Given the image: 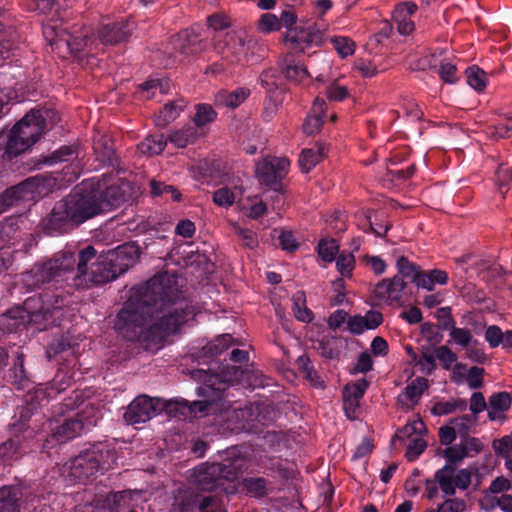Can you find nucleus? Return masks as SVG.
Wrapping results in <instances>:
<instances>
[{"label": "nucleus", "instance_id": "nucleus-46", "mask_svg": "<svg viewBox=\"0 0 512 512\" xmlns=\"http://www.w3.org/2000/svg\"><path fill=\"white\" fill-rule=\"evenodd\" d=\"M316 249L319 257L328 263L333 262L339 252V246L334 239H321Z\"/></svg>", "mask_w": 512, "mask_h": 512}, {"label": "nucleus", "instance_id": "nucleus-62", "mask_svg": "<svg viewBox=\"0 0 512 512\" xmlns=\"http://www.w3.org/2000/svg\"><path fill=\"white\" fill-rule=\"evenodd\" d=\"M435 317L438 320V328L441 330H449L455 326V320L451 314L450 307H441L436 313Z\"/></svg>", "mask_w": 512, "mask_h": 512}, {"label": "nucleus", "instance_id": "nucleus-6", "mask_svg": "<svg viewBox=\"0 0 512 512\" xmlns=\"http://www.w3.org/2000/svg\"><path fill=\"white\" fill-rule=\"evenodd\" d=\"M242 471L237 461L202 464L197 466L189 478L190 486L186 490L196 493L213 494L217 489H225V481H233Z\"/></svg>", "mask_w": 512, "mask_h": 512}, {"label": "nucleus", "instance_id": "nucleus-19", "mask_svg": "<svg viewBox=\"0 0 512 512\" xmlns=\"http://www.w3.org/2000/svg\"><path fill=\"white\" fill-rule=\"evenodd\" d=\"M417 9V5L410 1L400 3L395 7L392 19L400 35H410L414 31L415 25L411 16L416 13Z\"/></svg>", "mask_w": 512, "mask_h": 512}, {"label": "nucleus", "instance_id": "nucleus-21", "mask_svg": "<svg viewBox=\"0 0 512 512\" xmlns=\"http://www.w3.org/2000/svg\"><path fill=\"white\" fill-rule=\"evenodd\" d=\"M25 311L19 306L12 307L0 314V331L3 333H17L31 327L25 318Z\"/></svg>", "mask_w": 512, "mask_h": 512}, {"label": "nucleus", "instance_id": "nucleus-49", "mask_svg": "<svg viewBox=\"0 0 512 512\" xmlns=\"http://www.w3.org/2000/svg\"><path fill=\"white\" fill-rule=\"evenodd\" d=\"M267 483L263 477H249L243 480V487L255 497H264L267 495Z\"/></svg>", "mask_w": 512, "mask_h": 512}, {"label": "nucleus", "instance_id": "nucleus-18", "mask_svg": "<svg viewBox=\"0 0 512 512\" xmlns=\"http://www.w3.org/2000/svg\"><path fill=\"white\" fill-rule=\"evenodd\" d=\"M25 355L17 352L13 358L12 366L5 373V381L17 390H30L33 381L24 366Z\"/></svg>", "mask_w": 512, "mask_h": 512}, {"label": "nucleus", "instance_id": "nucleus-26", "mask_svg": "<svg viewBox=\"0 0 512 512\" xmlns=\"http://www.w3.org/2000/svg\"><path fill=\"white\" fill-rule=\"evenodd\" d=\"M326 25L320 24L309 27L306 34L292 37L291 41L299 45V49L304 52L310 46H321L325 41Z\"/></svg>", "mask_w": 512, "mask_h": 512}, {"label": "nucleus", "instance_id": "nucleus-38", "mask_svg": "<svg viewBox=\"0 0 512 512\" xmlns=\"http://www.w3.org/2000/svg\"><path fill=\"white\" fill-rule=\"evenodd\" d=\"M398 274L403 278H409L418 287L421 278L422 269L417 264L408 260L405 256H400L396 261Z\"/></svg>", "mask_w": 512, "mask_h": 512}, {"label": "nucleus", "instance_id": "nucleus-58", "mask_svg": "<svg viewBox=\"0 0 512 512\" xmlns=\"http://www.w3.org/2000/svg\"><path fill=\"white\" fill-rule=\"evenodd\" d=\"M213 202L219 207L228 208L235 202V194L228 187H221L213 192Z\"/></svg>", "mask_w": 512, "mask_h": 512}, {"label": "nucleus", "instance_id": "nucleus-56", "mask_svg": "<svg viewBox=\"0 0 512 512\" xmlns=\"http://www.w3.org/2000/svg\"><path fill=\"white\" fill-rule=\"evenodd\" d=\"M436 359L441 363L444 370H450L453 363L457 361V355L449 347L441 345L435 348Z\"/></svg>", "mask_w": 512, "mask_h": 512}, {"label": "nucleus", "instance_id": "nucleus-31", "mask_svg": "<svg viewBox=\"0 0 512 512\" xmlns=\"http://www.w3.org/2000/svg\"><path fill=\"white\" fill-rule=\"evenodd\" d=\"M282 73L287 80L297 84L302 83L309 77L307 68L300 62H297L292 56H288L283 60Z\"/></svg>", "mask_w": 512, "mask_h": 512}, {"label": "nucleus", "instance_id": "nucleus-32", "mask_svg": "<svg viewBox=\"0 0 512 512\" xmlns=\"http://www.w3.org/2000/svg\"><path fill=\"white\" fill-rule=\"evenodd\" d=\"M185 107L186 101L183 98L166 103L157 116V125L166 126L173 122L179 117Z\"/></svg>", "mask_w": 512, "mask_h": 512}, {"label": "nucleus", "instance_id": "nucleus-29", "mask_svg": "<svg viewBox=\"0 0 512 512\" xmlns=\"http://www.w3.org/2000/svg\"><path fill=\"white\" fill-rule=\"evenodd\" d=\"M326 155L327 149L324 145H316L302 150L298 161L301 171L310 172Z\"/></svg>", "mask_w": 512, "mask_h": 512}, {"label": "nucleus", "instance_id": "nucleus-61", "mask_svg": "<svg viewBox=\"0 0 512 512\" xmlns=\"http://www.w3.org/2000/svg\"><path fill=\"white\" fill-rule=\"evenodd\" d=\"M258 29L262 33H270L274 31H279V21L278 17L275 14L272 13H265L261 15L259 21H258Z\"/></svg>", "mask_w": 512, "mask_h": 512}, {"label": "nucleus", "instance_id": "nucleus-11", "mask_svg": "<svg viewBox=\"0 0 512 512\" xmlns=\"http://www.w3.org/2000/svg\"><path fill=\"white\" fill-rule=\"evenodd\" d=\"M45 424H47L50 433L46 437L43 436L41 439H37V441H41L37 445L41 452L48 451L59 444L80 436L86 429V423L80 414L65 418L62 422L49 419Z\"/></svg>", "mask_w": 512, "mask_h": 512}, {"label": "nucleus", "instance_id": "nucleus-13", "mask_svg": "<svg viewBox=\"0 0 512 512\" xmlns=\"http://www.w3.org/2000/svg\"><path fill=\"white\" fill-rule=\"evenodd\" d=\"M290 161L287 158L264 159L257 164L256 174L261 184L269 187L276 193L278 199L284 193L282 180L286 177Z\"/></svg>", "mask_w": 512, "mask_h": 512}, {"label": "nucleus", "instance_id": "nucleus-59", "mask_svg": "<svg viewBox=\"0 0 512 512\" xmlns=\"http://www.w3.org/2000/svg\"><path fill=\"white\" fill-rule=\"evenodd\" d=\"M460 442L463 448L467 451V457L473 454H478L482 451L483 445L480 439L471 437L467 431L460 432Z\"/></svg>", "mask_w": 512, "mask_h": 512}, {"label": "nucleus", "instance_id": "nucleus-23", "mask_svg": "<svg viewBox=\"0 0 512 512\" xmlns=\"http://www.w3.org/2000/svg\"><path fill=\"white\" fill-rule=\"evenodd\" d=\"M78 157L77 147L74 145H63L47 156H41L33 168L39 169L42 165H54L60 162H68Z\"/></svg>", "mask_w": 512, "mask_h": 512}, {"label": "nucleus", "instance_id": "nucleus-37", "mask_svg": "<svg viewBox=\"0 0 512 512\" xmlns=\"http://www.w3.org/2000/svg\"><path fill=\"white\" fill-rule=\"evenodd\" d=\"M217 118V112L214 110L212 105L207 103H198L195 105V114L192 117L193 126L197 127V130L205 127L206 125L214 122Z\"/></svg>", "mask_w": 512, "mask_h": 512}, {"label": "nucleus", "instance_id": "nucleus-43", "mask_svg": "<svg viewBox=\"0 0 512 512\" xmlns=\"http://www.w3.org/2000/svg\"><path fill=\"white\" fill-rule=\"evenodd\" d=\"M167 412L179 420H191V408L186 399L170 400L166 404Z\"/></svg>", "mask_w": 512, "mask_h": 512}, {"label": "nucleus", "instance_id": "nucleus-57", "mask_svg": "<svg viewBox=\"0 0 512 512\" xmlns=\"http://www.w3.org/2000/svg\"><path fill=\"white\" fill-rule=\"evenodd\" d=\"M72 379L62 372H58L50 383L48 396L53 397L65 391L71 385Z\"/></svg>", "mask_w": 512, "mask_h": 512}, {"label": "nucleus", "instance_id": "nucleus-30", "mask_svg": "<svg viewBox=\"0 0 512 512\" xmlns=\"http://www.w3.org/2000/svg\"><path fill=\"white\" fill-rule=\"evenodd\" d=\"M251 94L249 88L238 87L233 91H220L216 95V103L228 108L239 107Z\"/></svg>", "mask_w": 512, "mask_h": 512}, {"label": "nucleus", "instance_id": "nucleus-24", "mask_svg": "<svg viewBox=\"0 0 512 512\" xmlns=\"http://www.w3.org/2000/svg\"><path fill=\"white\" fill-rule=\"evenodd\" d=\"M511 402L512 397L510 393L506 391L493 393L489 397V420L496 421L503 419V413L509 410Z\"/></svg>", "mask_w": 512, "mask_h": 512}, {"label": "nucleus", "instance_id": "nucleus-1", "mask_svg": "<svg viewBox=\"0 0 512 512\" xmlns=\"http://www.w3.org/2000/svg\"><path fill=\"white\" fill-rule=\"evenodd\" d=\"M196 313V306L180 290L177 275L163 272L130 290L113 328L126 341L158 349Z\"/></svg>", "mask_w": 512, "mask_h": 512}, {"label": "nucleus", "instance_id": "nucleus-40", "mask_svg": "<svg viewBox=\"0 0 512 512\" xmlns=\"http://www.w3.org/2000/svg\"><path fill=\"white\" fill-rule=\"evenodd\" d=\"M467 84L477 92L485 90L488 83L486 72L477 65H472L465 70Z\"/></svg>", "mask_w": 512, "mask_h": 512}, {"label": "nucleus", "instance_id": "nucleus-41", "mask_svg": "<svg viewBox=\"0 0 512 512\" xmlns=\"http://www.w3.org/2000/svg\"><path fill=\"white\" fill-rule=\"evenodd\" d=\"M293 312L295 318L303 323H310L314 319V313L306 306L304 292H297L294 296Z\"/></svg>", "mask_w": 512, "mask_h": 512}, {"label": "nucleus", "instance_id": "nucleus-50", "mask_svg": "<svg viewBox=\"0 0 512 512\" xmlns=\"http://www.w3.org/2000/svg\"><path fill=\"white\" fill-rule=\"evenodd\" d=\"M336 268L338 272L346 278L352 276V272L355 266V257L351 252L342 251L338 257L335 258Z\"/></svg>", "mask_w": 512, "mask_h": 512}, {"label": "nucleus", "instance_id": "nucleus-27", "mask_svg": "<svg viewBox=\"0 0 512 512\" xmlns=\"http://www.w3.org/2000/svg\"><path fill=\"white\" fill-rule=\"evenodd\" d=\"M370 383L367 379L361 378L351 386H346L343 391V408L348 413V406L359 407V401L363 398Z\"/></svg>", "mask_w": 512, "mask_h": 512}, {"label": "nucleus", "instance_id": "nucleus-14", "mask_svg": "<svg viewBox=\"0 0 512 512\" xmlns=\"http://www.w3.org/2000/svg\"><path fill=\"white\" fill-rule=\"evenodd\" d=\"M137 28L134 17L120 18L114 22L103 23L98 28V38L106 45L127 42Z\"/></svg>", "mask_w": 512, "mask_h": 512}, {"label": "nucleus", "instance_id": "nucleus-45", "mask_svg": "<svg viewBox=\"0 0 512 512\" xmlns=\"http://www.w3.org/2000/svg\"><path fill=\"white\" fill-rule=\"evenodd\" d=\"M317 350L319 354L327 359L338 358L340 350L338 348V340L334 336H324L318 341Z\"/></svg>", "mask_w": 512, "mask_h": 512}, {"label": "nucleus", "instance_id": "nucleus-3", "mask_svg": "<svg viewBox=\"0 0 512 512\" xmlns=\"http://www.w3.org/2000/svg\"><path fill=\"white\" fill-rule=\"evenodd\" d=\"M58 120V112L53 108L38 106L28 111L10 129L4 148L7 159L29 150L46 132L48 124Z\"/></svg>", "mask_w": 512, "mask_h": 512}, {"label": "nucleus", "instance_id": "nucleus-42", "mask_svg": "<svg viewBox=\"0 0 512 512\" xmlns=\"http://www.w3.org/2000/svg\"><path fill=\"white\" fill-rule=\"evenodd\" d=\"M428 387L429 383L426 378L416 377L414 380H412L411 383H409L405 387L403 394L408 400H410L414 404H417L420 400L421 395Z\"/></svg>", "mask_w": 512, "mask_h": 512}, {"label": "nucleus", "instance_id": "nucleus-22", "mask_svg": "<svg viewBox=\"0 0 512 512\" xmlns=\"http://www.w3.org/2000/svg\"><path fill=\"white\" fill-rule=\"evenodd\" d=\"M22 489L17 485L0 488V512H20Z\"/></svg>", "mask_w": 512, "mask_h": 512}, {"label": "nucleus", "instance_id": "nucleus-52", "mask_svg": "<svg viewBox=\"0 0 512 512\" xmlns=\"http://www.w3.org/2000/svg\"><path fill=\"white\" fill-rule=\"evenodd\" d=\"M330 41L341 58H346L355 51V43L348 37L335 36Z\"/></svg>", "mask_w": 512, "mask_h": 512}, {"label": "nucleus", "instance_id": "nucleus-55", "mask_svg": "<svg viewBox=\"0 0 512 512\" xmlns=\"http://www.w3.org/2000/svg\"><path fill=\"white\" fill-rule=\"evenodd\" d=\"M443 457L447 460L446 465H455L467 457V451L463 448L461 442L459 444L448 446L443 451Z\"/></svg>", "mask_w": 512, "mask_h": 512}, {"label": "nucleus", "instance_id": "nucleus-25", "mask_svg": "<svg viewBox=\"0 0 512 512\" xmlns=\"http://www.w3.org/2000/svg\"><path fill=\"white\" fill-rule=\"evenodd\" d=\"M76 346L68 338L61 337L49 344L46 350L47 358L57 362L61 360L67 361L69 356L75 355Z\"/></svg>", "mask_w": 512, "mask_h": 512}, {"label": "nucleus", "instance_id": "nucleus-33", "mask_svg": "<svg viewBox=\"0 0 512 512\" xmlns=\"http://www.w3.org/2000/svg\"><path fill=\"white\" fill-rule=\"evenodd\" d=\"M324 105L325 102L323 100H315L312 108L313 113L307 115L305 122L302 125L303 132L305 134L312 135L322 127L325 118L323 109Z\"/></svg>", "mask_w": 512, "mask_h": 512}, {"label": "nucleus", "instance_id": "nucleus-53", "mask_svg": "<svg viewBox=\"0 0 512 512\" xmlns=\"http://www.w3.org/2000/svg\"><path fill=\"white\" fill-rule=\"evenodd\" d=\"M297 365L303 376L311 383L316 384V382L319 380V375L307 354H302L298 357Z\"/></svg>", "mask_w": 512, "mask_h": 512}, {"label": "nucleus", "instance_id": "nucleus-60", "mask_svg": "<svg viewBox=\"0 0 512 512\" xmlns=\"http://www.w3.org/2000/svg\"><path fill=\"white\" fill-rule=\"evenodd\" d=\"M427 444L422 438L416 437L412 439L407 446L405 457L409 462L416 461L419 456L425 451Z\"/></svg>", "mask_w": 512, "mask_h": 512}, {"label": "nucleus", "instance_id": "nucleus-5", "mask_svg": "<svg viewBox=\"0 0 512 512\" xmlns=\"http://www.w3.org/2000/svg\"><path fill=\"white\" fill-rule=\"evenodd\" d=\"M30 270H28L29 272ZM22 274V282L27 288L35 289L40 288L43 285H48L43 293L35 294L28 297L23 305L19 306L20 309L25 311V318L31 327H34L37 331L46 330L48 325L53 321V313L55 310L61 309L67 305L68 297L64 294L65 283H58L57 286L51 282H45L40 285H28L24 281V275Z\"/></svg>", "mask_w": 512, "mask_h": 512}, {"label": "nucleus", "instance_id": "nucleus-8", "mask_svg": "<svg viewBox=\"0 0 512 512\" xmlns=\"http://www.w3.org/2000/svg\"><path fill=\"white\" fill-rule=\"evenodd\" d=\"M114 454L101 445L80 452L67 463L69 476L76 482L92 481L99 471L110 468L109 458Z\"/></svg>", "mask_w": 512, "mask_h": 512}, {"label": "nucleus", "instance_id": "nucleus-35", "mask_svg": "<svg viewBox=\"0 0 512 512\" xmlns=\"http://www.w3.org/2000/svg\"><path fill=\"white\" fill-rule=\"evenodd\" d=\"M455 467L452 465H444L437 470L434 475V481L439 484L442 492L446 496H454L456 489L454 487Z\"/></svg>", "mask_w": 512, "mask_h": 512}, {"label": "nucleus", "instance_id": "nucleus-4", "mask_svg": "<svg viewBox=\"0 0 512 512\" xmlns=\"http://www.w3.org/2000/svg\"><path fill=\"white\" fill-rule=\"evenodd\" d=\"M83 201L82 193H70L56 201L52 209L41 219L40 226L49 236H60L74 230L92 218L93 211Z\"/></svg>", "mask_w": 512, "mask_h": 512}, {"label": "nucleus", "instance_id": "nucleus-17", "mask_svg": "<svg viewBox=\"0 0 512 512\" xmlns=\"http://www.w3.org/2000/svg\"><path fill=\"white\" fill-rule=\"evenodd\" d=\"M136 491L127 489L122 491L99 492L94 495L93 504L98 509L109 512H118L133 501Z\"/></svg>", "mask_w": 512, "mask_h": 512}, {"label": "nucleus", "instance_id": "nucleus-15", "mask_svg": "<svg viewBox=\"0 0 512 512\" xmlns=\"http://www.w3.org/2000/svg\"><path fill=\"white\" fill-rule=\"evenodd\" d=\"M43 34L50 45L61 47L65 45L71 54L77 55L82 52L89 41L86 33L57 31L51 25L43 27Z\"/></svg>", "mask_w": 512, "mask_h": 512}, {"label": "nucleus", "instance_id": "nucleus-63", "mask_svg": "<svg viewBox=\"0 0 512 512\" xmlns=\"http://www.w3.org/2000/svg\"><path fill=\"white\" fill-rule=\"evenodd\" d=\"M277 79L278 76L276 70L267 69L260 74L259 82L266 92L271 93L278 87Z\"/></svg>", "mask_w": 512, "mask_h": 512}, {"label": "nucleus", "instance_id": "nucleus-2", "mask_svg": "<svg viewBox=\"0 0 512 512\" xmlns=\"http://www.w3.org/2000/svg\"><path fill=\"white\" fill-rule=\"evenodd\" d=\"M141 254L136 241H130L115 249L103 251L99 256L93 246L82 249L76 262L73 252L64 251L41 263H35L24 275L28 285L45 282L65 283L66 286H88V283L101 285L115 280L133 267Z\"/></svg>", "mask_w": 512, "mask_h": 512}, {"label": "nucleus", "instance_id": "nucleus-39", "mask_svg": "<svg viewBox=\"0 0 512 512\" xmlns=\"http://www.w3.org/2000/svg\"><path fill=\"white\" fill-rule=\"evenodd\" d=\"M231 343L232 336L230 334H223L218 336L202 348L203 355L207 358L217 357L225 350H227Z\"/></svg>", "mask_w": 512, "mask_h": 512}, {"label": "nucleus", "instance_id": "nucleus-64", "mask_svg": "<svg viewBox=\"0 0 512 512\" xmlns=\"http://www.w3.org/2000/svg\"><path fill=\"white\" fill-rule=\"evenodd\" d=\"M492 446L497 455L508 457L512 451V433L494 440Z\"/></svg>", "mask_w": 512, "mask_h": 512}, {"label": "nucleus", "instance_id": "nucleus-54", "mask_svg": "<svg viewBox=\"0 0 512 512\" xmlns=\"http://www.w3.org/2000/svg\"><path fill=\"white\" fill-rule=\"evenodd\" d=\"M24 221L20 217L7 218L0 224L1 238L6 237L8 240H16L15 234L20 230V226Z\"/></svg>", "mask_w": 512, "mask_h": 512}, {"label": "nucleus", "instance_id": "nucleus-28", "mask_svg": "<svg viewBox=\"0 0 512 512\" xmlns=\"http://www.w3.org/2000/svg\"><path fill=\"white\" fill-rule=\"evenodd\" d=\"M200 135L197 127L192 124H186L182 128L171 132L166 139L177 148H185L188 145L194 144Z\"/></svg>", "mask_w": 512, "mask_h": 512}, {"label": "nucleus", "instance_id": "nucleus-20", "mask_svg": "<svg viewBox=\"0 0 512 512\" xmlns=\"http://www.w3.org/2000/svg\"><path fill=\"white\" fill-rule=\"evenodd\" d=\"M93 149L97 159L113 170H120L121 160L116 154L113 141L107 135H101L94 140Z\"/></svg>", "mask_w": 512, "mask_h": 512}, {"label": "nucleus", "instance_id": "nucleus-12", "mask_svg": "<svg viewBox=\"0 0 512 512\" xmlns=\"http://www.w3.org/2000/svg\"><path fill=\"white\" fill-rule=\"evenodd\" d=\"M130 185L127 182L113 183L104 190L82 193L83 201L89 204L93 211L92 218L98 214L118 208L129 196Z\"/></svg>", "mask_w": 512, "mask_h": 512}, {"label": "nucleus", "instance_id": "nucleus-9", "mask_svg": "<svg viewBox=\"0 0 512 512\" xmlns=\"http://www.w3.org/2000/svg\"><path fill=\"white\" fill-rule=\"evenodd\" d=\"M36 410L37 407L34 404H27L20 407L18 414L15 415L16 420L11 424V438L9 440L15 453L24 454L38 448L39 441L32 442L38 434L36 423L42 419Z\"/></svg>", "mask_w": 512, "mask_h": 512}, {"label": "nucleus", "instance_id": "nucleus-36", "mask_svg": "<svg viewBox=\"0 0 512 512\" xmlns=\"http://www.w3.org/2000/svg\"><path fill=\"white\" fill-rule=\"evenodd\" d=\"M448 274L441 269L423 270L418 288H423L427 291H433L436 284L445 285L448 282Z\"/></svg>", "mask_w": 512, "mask_h": 512}, {"label": "nucleus", "instance_id": "nucleus-44", "mask_svg": "<svg viewBox=\"0 0 512 512\" xmlns=\"http://www.w3.org/2000/svg\"><path fill=\"white\" fill-rule=\"evenodd\" d=\"M415 366H418L422 373L431 375L436 369L435 351L432 352L430 347L422 346Z\"/></svg>", "mask_w": 512, "mask_h": 512}, {"label": "nucleus", "instance_id": "nucleus-51", "mask_svg": "<svg viewBox=\"0 0 512 512\" xmlns=\"http://www.w3.org/2000/svg\"><path fill=\"white\" fill-rule=\"evenodd\" d=\"M440 79L447 84H456L459 81L457 67L447 60H442L436 70Z\"/></svg>", "mask_w": 512, "mask_h": 512}, {"label": "nucleus", "instance_id": "nucleus-34", "mask_svg": "<svg viewBox=\"0 0 512 512\" xmlns=\"http://www.w3.org/2000/svg\"><path fill=\"white\" fill-rule=\"evenodd\" d=\"M166 145L167 139L163 134L159 133L148 135L137 145V149L143 155L153 156L162 153Z\"/></svg>", "mask_w": 512, "mask_h": 512}, {"label": "nucleus", "instance_id": "nucleus-10", "mask_svg": "<svg viewBox=\"0 0 512 512\" xmlns=\"http://www.w3.org/2000/svg\"><path fill=\"white\" fill-rule=\"evenodd\" d=\"M173 512H228L224 497L218 494L182 490L174 498Z\"/></svg>", "mask_w": 512, "mask_h": 512}, {"label": "nucleus", "instance_id": "nucleus-16", "mask_svg": "<svg viewBox=\"0 0 512 512\" xmlns=\"http://www.w3.org/2000/svg\"><path fill=\"white\" fill-rule=\"evenodd\" d=\"M157 414L154 399L147 395L136 397L127 407L123 418L127 424L135 425L149 421Z\"/></svg>", "mask_w": 512, "mask_h": 512}, {"label": "nucleus", "instance_id": "nucleus-48", "mask_svg": "<svg viewBox=\"0 0 512 512\" xmlns=\"http://www.w3.org/2000/svg\"><path fill=\"white\" fill-rule=\"evenodd\" d=\"M150 188L151 193L154 196H165L166 198H170L176 202L181 200V193L172 185H167L163 182L152 180L150 182Z\"/></svg>", "mask_w": 512, "mask_h": 512}, {"label": "nucleus", "instance_id": "nucleus-7", "mask_svg": "<svg viewBox=\"0 0 512 512\" xmlns=\"http://www.w3.org/2000/svg\"><path fill=\"white\" fill-rule=\"evenodd\" d=\"M50 176L37 174L5 189L0 193V214L8 211L20 202L37 201L47 195L53 186Z\"/></svg>", "mask_w": 512, "mask_h": 512}, {"label": "nucleus", "instance_id": "nucleus-47", "mask_svg": "<svg viewBox=\"0 0 512 512\" xmlns=\"http://www.w3.org/2000/svg\"><path fill=\"white\" fill-rule=\"evenodd\" d=\"M466 407L467 404L464 399H457L454 401H440L435 403L431 409V412L434 415L441 416L451 414L456 410L464 411Z\"/></svg>", "mask_w": 512, "mask_h": 512}]
</instances>
